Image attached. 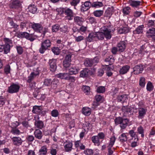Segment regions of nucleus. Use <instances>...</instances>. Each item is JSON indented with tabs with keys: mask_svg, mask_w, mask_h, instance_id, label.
Returning <instances> with one entry per match:
<instances>
[{
	"mask_svg": "<svg viewBox=\"0 0 155 155\" xmlns=\"http://www.w3.org/2000/svg\"><path fill=\"white\" fill-rule=\"evenodd\" d=\"M114 12V8L112 7L111 8H108L105 12V15L106 17H107L109 19L113 13Z\"/></svg>",
	"mask_w": 155,
	"mask_h": 155,
	"instance_id": "obj_16",
	"label": "nucleus"
},
{
	"mask_svg": "<svg viewBox=\"0 0 155 155\" xmlns=\"http://www.w3.org/2000/svg\"><path fill=\"white\" fill-rule=\"evenodd\" d=\"M128 3L130 6L134 8H137L142 5L141 1L134 0H130L129 1Z\"/></svg>",
	"mask_w": 155,
	"mask_h": 155,
	"instance_id": "obj_10",
	"label": "nucleus"
},
{
	"mask_svg": "<svg viewBox=\"0 0 155 155\" xmlns=\"http://www.w3.org/2000/svg\"><path fill=\"white\" fill-rule=\"evenodd\" d=\"M10 67L9 64L7 65L4 68V71L6 74H8L10 73Z\"/></svg>",
	"mask_w": 155,
	"mask_h": 155,
	"instance_id": "obj_57",
	"label": "nucleus"
},
{
	"mask_svg": "<svg viewBox=\"0 0 155 155\" xmlns=\"http://www.w3.org/2000/svg\"><path fill=\"white\" fill-rule=\"evenodd\" d=\"M144 28V25H141L138 26L135 30H134L133 32L134 34H140L143 33V28Z\"/></svg>",
	"mask_w": 155,
	"mask_h": 155,
	"instance_id": "obj_26",
	"label": "nucleus"
},
{
	"mask_svg": "<svg viewBox=\"0 0 155 155\" xmlns=\"http://www.w3.org/2000/svg\"><path fill=\"white\" fill-rule=\"evenodd\" d=\"M82 113L87 116H89L91 113V109L87 107H84L82 109Z\"/></svg>",
	"mask_w": 155,
	"mask_h": 155,
	"instance_id": "obj_29",
	"label": "nucleus"
},
{
	"mask_svg": "<svg viewBox=\"0 0 155 155\" xmlns=\"http://www.w3.org/2000/svg\"><path fill=\"white\" fill-rule=\"evenodd\" d=\"M111 26L110 25H106L102 27L101 30L105 35V37L107 39H110L111 38Z\"/></svg>",
	"mask_w": 155,
	"mask_h": 155,
	"instance_id": "obj_1",
	"label": "nucleus"
},
{
	"mask_svg": "<svg viewBox=\"0 0 155 155\" xmlns=\"http://www.w3.org/2000/svg\"><path fill=\"white\" fill-rule=\"evenodd\" d=\"M62 12L65 14V18L66 20H71L73 19L74 12L73 10L70 8L65 7L62 9Z\"/></svg>",
	"mask_w": 155,
	"mask_h": 155,
	"instance_id": "obj_2",
	"label": "nucleus"
},
{
	"mask_svg": "<svg viewBox=\"0 0 155 155\" xmlns=\"http://www.w3.org/2000/svg\"><path fill=\"white\" fill-rule=\"evenodd\" d=\"M13 144L15 146H19L21 145L23 142L21 138L19 137H14L11 138Z\"/></svg>",
	"mask_w": 155,
	"mask_h": 155,
	"instance_id": "obj_6",
	"label": "nucleus"
},
{
	"mask_svg": "<svg viewBox=\"0 0 155 155\" xmlns=\"http://www.w3.org/2000/svg\"><path fill=\"white\" fill-rule=\"evenodd\" d=\"M5 45L3 48H10L13 46V42L12 41L7 38H5L3 40Z\"/></svg>",
	"mask_w": 155,
	"mask_h": 155,
	"instance_id": "obj_8",
	"label": "nucleus"
},
{
	"mask_svg": "<svg viewBox=\"0 0 155 155\" xmlns=\"http://www.w3.org/2000/svg\"><path fill=\"white\" fill-rule=\"evenodd\" d=\"M97 38L99 40H102L104 39L105 35L102 32H96Z\"/></svg>",
	"mask_w": 155,
	"mask_h": 155,
	"instance_id": "obj_41",
	"label": "nucleus"
},
{
	"mask_svg": "<svg viewBox=\"0 0 155 155\" xmlns=\"http://www.w3.org/2000/svg\"><path fill=\"white\" fill-rule=\"evenodd\" d=\"M147 110L146 109L140 107L138 109V117L140 118H143L146 114Z\"/></svg>",
	"mask_w": 155,
	"mask_h": 155,
	"instance_id": "obj_18",
	"label": "nucleus"
},
{
	"mask_svg": "<svg viewBox=\"0 0 155 155\" xmlns=\"http://www.w3.org/2000/svg\"><path fill=\"white\" fill-rule=\"evenodd\" d=\"M137 130L139 134H141V137H144V134L143 127L141 126H140L138 127Z\"/></svg>",
	"mask_w": 155,
	"mask_h": 155,
	"instance_id": "obj_52",
	"label": "nucleus"
},
{
	"mask_svg": "<svg viewBox=\"0 0 155 155\" xmlns=\"http://www.w3.org/2000/svg\"><path fill=\"white\" fill-rule=\"evenodd\" d=\"M34 124L35 127L39 129H42L44 126L43 122L40 120H35L34 123Z\"/></svg>",
	"mask_w": 155,
	"mask_h": 155,
	"instance_id": "obj_25",
	"label": "nucleus"
},
{
	"mask_svg": "<svg viewBox=\"0 0 155 155\" xmlns=\"http://www.w3.org/2000/svg\"><path fill=\"white\" fill-rule=\"evenodd\" d=\"M129 133L132 138H134V140H136V141H138V138L137 136L136 135V133L134 131V130H130L129 132Z\"/></svg>",
	"mask_w": 155,
	"mask_h": 155,
	"instance_id": "obj_45",
	"label": "nucleus"
},
{
	"mask_svg": "<svg viewBox=\"0 0 155 155\" xmlns=\"http://www.w3.org/2000/svg\"><path fill=\"white\" fill-rule=\"evenodd\" d=\"M74 20L75 24L79 26H81L83 22L84 21V19L83 18L78 16H75Z\"/></svg>",
	"mask_w": 155,
	"mask_h": 155,
	"instance_id": "obj_11",
	"label": "nucleus"
},
{
	"mask_svg": "<svg viewBox=\"0 0 155 155\" xmlns=\"http://www.w3.org/2000/svg\"><path fill=\"white\" fill-rule=\"evenodd\" d=\"M52 81L50 79L46 78L45 79L44 81V84L45 86H49L51 85Z\"/></svg>",
	"mask_w": 155,
	"mask_h": 155,
	"instance_id": "obj_48",
	"label": "nucleus"
},
{
	"mask_svg": "<svg viewBox=\"0 0 155 155\" xmlns=\"http://www.w3.org/2000/svg\"><path fill=\"white\" fill-rule=\"evenodd\" d=\"M93 61L92 60L87 59L84 62V64L86 67H91L93 64Z\"/></svg>",
	"mask_w": 155,
	"mask_h": 155,
	"instance_id": "obj_46",
	"label": "nucleus"
},
{
	"mask_svg": "<svg viewBox=\"0 0 155 155\" xmlns=\"http://www.w3.org/2000/svg\"><path fill=\"white\" fill-rule=\"evenodd\" d=\"M147 35L149 38L153 37L155 36V28L150 29L147 32Z\"/></svg>",
	"mask_w": 155,
	"mask_h": 155,
	"instance_id": "obj_27",
	"label": "nucleus"
},
{
	"mask_svg": "<svg viewBox=\"0 0 155 155\" xmlns=\"http://www.w3.org/2000/svg\"><path fill=\"white\" fill-rule=\"evenodd\" d=\"M89 70L87 68H85L81 71L80 76L81 77H85L87 76L89 73Z\"/></svg>",
	"mask_w": 155,
	"mask_h": 155,
	"instance_id": "obj_37",
	"label": "nucleus"
},
{
	"mask_svg": "<svg viewBox=\"0 0 155 155\" xmlns=\"http://www.w3.org/2000/svg\"><path fill=\"white\" fill-rule=\"evenodd\" d=\"M123 118L120 117H118L115 119L114 122L117 125L120 124V125Z\"/></svg>",
	"mask_w": 155,
	"mask_h": 155,
	"instance_id": "obj_58",
	"label": "nucleus"
},
{
	"mask_svg": "<svg viewBox=\"0 0 155 155\" xmlns=\"http://www.w3.org/2000/svg\"><path fill=\"white\" fill-rule=\"evenodd\" d=\"M80 0H71L70 4L72 6H75L79 3Z\"/></svg>",
	"mask_w": 155,
	"mask_h": 155,
	"instance_id": "obj_56",
	"label": "nucleus"
},
{
	"mask_svg": "<svg viewBox=\"0 0 155 155\" xmlns=\"http://www.w3.org/2000/svg\"><path fill=\"white\" fill-rule=\"evenodd\" d=\"M57 151L56 149L51 147L50 150V153L51 155H56Z\"/></svg>",
	"mask_w": 155,
	"mask_h": 155,
	"instance_id": "obj_63",
	"label": "nucleus"
},
{
	"mask_svg": "<svg viewBox=\"0 0 155 155\" xmlns=\"http://www.w3.org/2000/svg\"><path fill=\"white\" fill-rule=\"evenodd\" d=\"M124 51V49H112L111 52L112 53L114 54H116L117 52L120 53Z\"/></svg>",
	"mask_w": 155,
	"mask_h": 155,
	"instance_id": "obj_61",
	"label": "nucleus"
},
{
	"mask_svg": "<svg viewBox=\"0 0 155 155\" xmlns=\"http://www.w3.org/2000/svg\"><path fill=\"white\" fill-rule=\"evenodd\" d=\"M104 99L103 96H101L100 95H97L95 97L94 100L99 102V103H101L103 102Z\"/></svg>",
	"mask_w": 155,
	"mask_h": 155,
	"instance_id": "obj_47",
	"label": "nucleus"
},
{
	"mask_svg": "<svg viewBox=\"0 0 155 155\" xmlns=\"http://www.w3.org/2000/svg\"><path fill=\"white\" fill-rule=\"evenodd\" d=\"M60 27V26L58 24L54 25L52 26V31L53 32H56L58 31Z\"/></svg>",
	"mask_w": 155,
	"mask_h": 155,
	"instance_id": "obj_53",
	"label": "nucleus"
},
{
	"mask_svg": "<svg viewBox=\"0 0 155 155\" xmlns=\"http://www.w3.org/2000/svg\"><path fill=\"white\" fill-rule=\"evenodd\" d=\"M21 5L19 0H12L9 4V7L11 8L18 9L21 8Z\"/></svg>",
	"mask_w": 155,
	"mask_h": 155,
	"instance_id": "obj_4",
	"label": "nucleus"
},
{
	"mask_svg": "<svg viewBox=\"0 0 155 155\" xmlns=\"http://www.w3.org/2000/svg\"><path fill=\"white\" fill-rule=\"evenodd\" d=\"M153 89V86L152 83L149 81L148 82L147 84V91H151Z\"/></svg>",
	"mask_w": 155,
	"mask_h": 155,
	"instance_id": "obj_55",
	"label": "nucleus"
},
{
	"mask_svg": "<svg viewBox=\"0 0 155 155\" xmlns=\"http://www.w3.org/2000/svg\"><path fill=\"white\" fill-rule=\"evenodd\" d=\"M145 83L144 78L143 77H141L139 81L140 86L142 87H143L145 86Z\"/></svg>",
	"mask_w": 155,
	"mask_h": 155,
	"instance_id": "obj_50",
	"label": "nucleus"
},
{
	"mask_svg": "<svg viewBox=\"0 0 155 155\" xmlns=\"http://www.w3.org/2000/svg\"><path fill=\"white\" fill-rule=\"evenodd\" d=\"M56 61V59H52L50 60L49 61V63L50 66V70L52 72L54 71L57 68Z\"/></svg>",
	"mask_w": 155,
	"mask_h": 155,
	"instance_id": "obj_9",
	"label": "nucleus"
},
{
	"mask_svg": "<svg viewBox=\"0 0 155 155\" xmlns=\"http://www.w3.org/2000/svg\"><path fill=\"white\" fill-rule=\"evenodd\" d=\"M133 109V107H129L127 106H123L122 107V110L124 113H131Z\"/></svg>",
	"mask_w": 155,
	"mask_h": 155,
	"instance_id": "obj_28",
	"label": "nucleus"
},
{
	"mask_svg": "<svg viewBox=\"0 0 155 155\" xmlns=\"http://www.w3.org/2000/svg\"><path fill=\"white\" fill-rule=\"evenodd\" d=\"M69 75L68 73H60L57 75V77L61 79L67 80Z\"/></svg>",
	"mask_w": 155,
	"mask_h": 155,
	"instance_id": "obj_30",
	"label": "nucleus"
},
{
	"mask_svg": "<svg viewBox=\"0 0 155 155\" xmlns=\"http://www.w3.org/2000/svg\"><path fill=\"white\" fill-rule=\"evenodd\" d=\"M20 86L16 84H13L8 87V91L11 94L18 92L19 90Z\"/></svg>",
	"mask_w": 155,
	"mask_h": 155,
	"instance_id": "obj_5",
	"label": "nucleus"
},
{
	"mask_svg": "<svg viewBox=\"0 0 155 155\" xmlns=\"http://www.w3.org/2000/svg\"><path fill=\"white\" fill-rule=\"evenodd\" d=\"M91 140L95 145L99 146L100 145L99 139L98 136H94L92 137Z\"/></svg>",
	"mask_w": 155,
	"mask_h": 155,
	"instance_id": "obj_34",
	"label": "nucleus"
},
{
	"mask_svg": "<svg viewBox=\"0 0 155 155\" xmlns=\"http://www.w3.org/2000/svg\"><path fill=\"white\" fill-rule=\"evenodd\" d=\"M119 138L120 141L122 143L126 141L127 140V137L125 133L122 134L119 137Z\"/></svg>",
	"mask_w": 155,
	"mask_h": 155,
	"instance_id": "obj_44",
	"label": "nucleus"
},
{
	"mask_svg": "<svg viewBox=\"0 0 155 155\" xmlns=\"http://www.w3.org/2000/svg\"><path fill=\"white\" fill-rule=\"evenodd\" d=\"M104 13L103 10H96L93 12L94 15L96 17H100L102 16Z\"/></svg>",
	"mask_w": 155,
	"mask_h": 155,
	"instance_id": "obj_42",
	"label": "nucleus"
},
{
	"mask_svg": "<svg viewBox=\"0 0 155 155\" xmlns=\"http://www.w3.org/2000/svg\"><path fill=\"white\" fill-rule=\"evenodd\" d=\"M100 103L95 101L94 99L92 104V108L95 109L97 106L99 105Z\"/></svg>",
	"mask_w": 155,
	"mask_h": 155,
	"instance_id": "obj_64",
	"label": "nucleus"
},
{
	"mask_svg": "<svg viewBox=\"0 0 155 155\" xmlns=\"http://www.w3.org/2000/svg\"><path fill=\"white\" fill-rule=\"evenodd\" d=\"M82 89L84 92L86 93V94L89 93L90 91V88L88 86H84Z\"/></svg>",
	"mask_w": 155,
	"mask_h": 155,
	"instance_id": "obj_60",
	"label": "nucleus"
},
{
	"mask_svg": "<svg viewBox=\"0 0 155 155\" xmlns=\"http://www.w3.org/2000/svg\"><path fill=\"white\" fill-rule=\"evenodd\" d=\"M130 68V67L129 65H124L120 69L119 71V73L121 74H125L127 72Z\"/></svg>",
	"mask_w": 155,
	"mask_h": 155,
	"instance_id": "obj_21",
	"label": "nucleus"
},
{
	"mask_svg": "<svg viewBox=\"0 0 155 155\" xmlns=\"http://www.w3.org/2000/svg\"><path fill=\"white\" fill-rule=\"evenodd\" d=\"M51 42L48 39H46L42 42L41 43V48H48L50 47Z\"/></svg>",
	"mask_w": 155,
	"mask_h": 155,
	"instance_id": "obj_15",
	"label": "nucleus"
},
{
	"mask_svg": "<svg viewBox=\"0 0 155 155\" xmlns=\"http://www.w3.org/2000/svg\"><path fill=\"white\" fill-rule=\"evenodd\" d=\"M116 139V138L114 136L111 137L110 138V142L108 146L110 147H113L114 143Z\"/></svg>",
	"mask_w": 155,
	"mask_h": 155,
	"instance_id": "obj_49",
	"label": "nucleus"
},
{
	"mask_svg": "<svg viewBox=\"0 0 155 155\" xmlns=\"http://www.w3.org/2000/svg\"><path fill=\"white\" fill-rule=\"evenodd\" d=\"M39 74V73L37 71L31 72L30 76L28 77V79L27 80V82L28 83H30Z\"/></svg>",
	"mask_w": 155,
	"mask_h": 155,
	"instance_id": "obj_14",
	"label": "nucleus"
},
{
	"mask_svg": "<svg viewBox=\"0 0 155 155\" xmlns=\"http://www.w3.org/2000/svg\"><path fill=\"white\" fill-rule=\"evenodd\" d=\"M58 83V81L57 79H54L52 81V84H51V86L54 88L56 87V85Z\"/></svg>",
	"mask_w": 155,
	"mask_h": 155,
	"instance_id": "obj_59",
	"label": "nucleus"
},
{
	"mask_svg": "<svg viewBox=\"0 0 155 155\" xmlns=\"http://www.w3.org/2000/svg\"><path fill=\"white\" fill-rule=\"evenodd\" d=\"M34 135L35 137L38 140L41 139L43 135L42 131L38 129L35 130Z\"/></svg>",
	"mask_w": 155,
	"mask_h": 155,
	"instance_id": "obj_24",
	"label": "nucleus"
},
{
	"mask_svg": "<svg viewBox=\"0 0 155 155\" xmlns=\"http://www.w3.org/2000/svg\"><path fill=\"white\" fill-rule=\"evenodd\" d=\"M78 69L75 67H72L69 70V74H76L78 73Z\"/></svg>",
	"mask_w": 155,
	"mask_h": 155,
	"instance_id": "obj_43",
	"label": "nucleus"
},
{
	"mask_svg": "<svg viewBox=\"0 0 155 155\" xmlns=\"http://www.w3.org/2000/svg\"><path fill=\"white\" fill-rule=\"evenodd\" d=\"M28 11L33 14L35 13L37 11L36 6L34 5H30L28 7Z\"/></svg>",
	"mask_w": 155,
	"mask_h": 155,
	"instance_id": "obj_35",
	"label": "nucleus"
},
{
	"mask_svg": "<svg viewBox=\"0 0 155 155\" xmlns=\"http://www.w3.org/2000/svg\"><path fill=\"white\" fill-rule=\"evenodd\" d=\"M31 28L35 31L42 33L44 35L46 32L45 29L40 24L33 23H31Z\"/></svg>",
	"mask_w": 155,
	"mask_h": 155,
	"instance_id": "obj_3",
	"label": "nucleus"
},
{
	"mask_svg": "<svg viewBox=\"0 0 155 155\" xmlns=\"http://www.w3.org/2000/svg\"><path fill=\"white\" fill-rule=\"evenodd\" d=\"M10 24L12 26V28L15 29L13 31V32H16L17 31L19 28V25L14 22L13 21H11L10 23Z\"/></svg>",
	"mask_w": 155,
	"mask_h": 155,
	"instance_id": "obj_39",
	"label": "nucleus"
},
{
	"mask_svg": "<svg viewBox=\"0 0 155 155\" xmlns=\"http://www.w3.org/2000/svg\"><path fill=\"white\" fill-rule=\"evenodd\" d=\"M105 91V88L104 86H100L97 87L96 90L97 92L98 93H103Z\"/></svg>",
	"mask_w": 155,
	"mask_h": 155,
	"instance_id": "obj_40",
	"label": "nucleus"
},
{
	"mask_svg": "<svg viewBox=\"0 0 155 155\" xmlns=\"http://www.w3.org/2000/svg\"><path fill=\"white\" fill-rule=\"evenodd\" d=\"M128 122L129 120L127 119H123L120 125V127L121 128L123 129H125L127 126Z\"/></svg>",
	"mask_w": 155,
	"mask_h": 155,
	"instance_id": "obj_32",
	"label": "nucleus"
},
{
	"mask_svg": "<svg viewBox=\"0 0 155 155\" xmlns=\"http://www.w3.org/2000/svg\"><path fill=\"white\" fill-rule=\"evenodd\" d=\"M97 38L96 32H92L89 33L87 38V40L91 42L96 40Z\"/></svg>",
	"mask_w": 155,
	"mask_h": 155,
	"instance_id": "obj_20",
	"label": "nucleus"
},
{
	"mask_svg": "<svg viewBox=\"0 0 155 155\" xmlns=\"http://www.w3.org/2000/svg\"><path fill=\"white\" fill-rule=\"evenodd\" d=\"M48 153V149L46 146L41 147L38 151V155H47Z\"/></svg>",
	"mask_w": 155,
	"mask_h": 155,
	"instance_id": "obj_23",
	"label": "nucleus"
},
{
	"mask_svg": "<svg viewBox=\"0 0 155 155\" xmlns=\"http://www.w3.org/2000/svg\"><path fill=\"white\" fill-rule=\"evenodd\" d=\"M92 7L95 8H99L103 6V4L101 2H94L91 4Z\"/></svg>",
	"mask_w": 155,
	"mask_h": 155,
	"instance_id": "obj_33",
	"label": "nucleus"
},
{
	"mask_svg": "<svg viewBox=\"0 0 155 155\" xmlns=\"http://www.w3.org/2000/svg\"><path fill=\"white\" fill-rule=\"evenodd\" d=\"M65 151L66 152H70L72 149L73 144L70 141H66L64 143Z\"/></svg>",
	"mask_w": 155,
	"mask_h": 155,
	"instance_id": "obj_13",
	"label": "nucleus"
},
{
	"mask_svg": "<svg viewBox=\"0 0 155 155\" xmlns=\"http://www.w3.org/2000/svg\"><path fill=\"white\" fill-rule=\"evenodd\" d=\"M81 27L78 30V32L81 34V33H85L86 31L87 27L86 26H81Z\"/></svg>",
	"mask_w": 155,
	"mask_h": 155,
	"instance_id": "obj_51",
	"label": "nucleus"
},
{
	"mask_svg": "<svg viewBox=\"0 0 155 155\" xmlns=\"http://www.w3.org/2000/svg\"><path fill=\"white\" fill-rule=\"evenodd\" d=\"M117 101L122 102L123 103L126 102L128 100L127 95L125 94L119 95L117 97Z\"/></svg>",
	"mask_w": 155,
	"mask_h": 155,
	"instance_id": "obj_17",
	"label": "nucleus"
},
{
	"mask_svg": "<svg viewBox=\"0 0 155 155\" xmlns=\"http://www.w3.org/2000/svg\"><path fill=\"white\" fill-rule=\"evenodd\" d=\"M51 114L52 116L56 117L58 116L59 113L57 110H54L52 111Z\"/></svg>",
	"mask_w": 155,
	"mask_h": 155,
	"instance_id": "obj_62",
	"label": "nucleus"
},
{
	"mask_svg": "<svg viewBox=\"0 0 155 155\" xmlns=\"http://www.w3.org/2000/svg\"><path fill=\"white\" fill-rule=\"evenodd\" d=\"M143 70V67L141 64L137 65L133 68V73L135 74H138L142 73Z\"/></svg>",
	"mask_w": 155,
	"mask_h": 155,
	"instance_id": "obj_7",
	"label": "nucleus"
},
{
	"mask_svg": "<svg viewBox=\"0 0 155 155\" xmlns=\"http://www.w3.org/2000/svg\"><path fill=\"white\" fill-rule=\"evenodd\" d=\"M17 36L21 38H26L28 36V33L25 32H19L16 34Z\"/></svg>",
	"mask_w": 155,
	"mask_h": 155,
	"instance_id": "obj_36",
	"label": "nucleus"
},
{
	"mask_svg": "<svg viewBox=\"0 0 155 155\" xmlns=\"http://www.w3.org/2000/svg\"><path fill=\"white\" fill-rule=\"evenodd\" d=\"M127 44V41H120L117 45V47L119 48H125Z\"/></svg>",
	"mask_w": 155,
	"mask_h": 155,
	"instance_id": "obj_31",
	"label": "nucleus"
},
{
	"mask_svg": "<svg viewBox=\"0 0 155 155\" xmlns=\"http://www.w3.org/2000/svg\"><path fill=\"white\" fill-rule=\"evenodd\" d=\"M27 36L26 39L31 41H33L35 39V36L32 34H30L28 33V35Z\"/></svg>",
	"mask_w": 155,
	"mask_h": 155,
	"instance_id": "obj_54",
	"label": "nucleus"
},
{
	"mask_svg": "<svg viewBox=\"0 0 155 155\" xmlns=\"http://www.w3.org/2000/svg\"><path fill=\"white\" fill-rule=\"evenodd\" d=\"M42 110L43 108L41 106H35L33 107L32 112L33 113L40 114H42Z\"/></svg>",
	"mask_w": 155,
	"mask_h": 155,
	"instance_id": "obj_19",
	"label": "nucleus"
},
{
	"mask_svg": "<svg viewBox=\"0 0 155 155\" xmlns=\"http://www.w3.org/2000/svg\"><path fill=\"white\" fill-rule=\"evenodd\" d=\"M130 29L127 26H123L118 28V32L120 34L127 33L129 32Z\"/></svg>",
	"mask_w": 155,
	"mask_h": 155,
	"instance_id": "obj_12",
	"label": "nucleus"
},
{
	"mask_svg": "<svg viewBox=\"0 0 155 155\" xmlns=\"http://www.w3.org/2000/svg\"><path fill=\"white\" fill-rule=\"evenodd\" d=\"M15 124V125L14 126H15V127L12 128L11 130V132L14 134L18 135L20 134V131L17 129L16 127L19 125V123L17 121H16Z\"/></svg>",
	"mask_w": 155,
	"mask_h": 155,
	"instance_id": "obj_22",
	"label": "nucleus"
},
{
	"mask_svg": "<svg viewBox=\"0 0 155 155\" xmlns=\"http://www.w3.org/2000/svg\"><path fill=\"white\" fill-rule=\"evenodd\" d=\"M130 11L131 8L129 6L124 7L122 9V12L124 15H128Z\"/></svg>",
	"mask_w": 155,
	"mask_h": 155,
	"instance_id": "obj_38",
	"label": "nucleus"
}]
</instances>
